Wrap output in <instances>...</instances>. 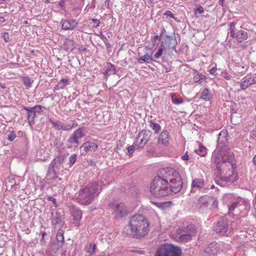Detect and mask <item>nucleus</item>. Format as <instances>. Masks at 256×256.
Masks as SVG:
<instances>
[{
    "instance_id": "obj_21",
    "label": "nucleus",
    "mask_w": 256,
    "mask_h": 256,
    "mask_svg": "<svg viewBox=\"0 0 256 256\" xmlns=\"http://www.w3.org/2000/svg\"><path fill=\"white\" fill-rule=\"evenodd\" d=\"M158 142L165 146L168 144L169 142V133L168 130H164L161 132L158 138Z\"/></svg>"
},
{
    "instance_id": "obj_4",
    "label": "nucleus",
    "mask_w": 256,
    "mask_h": 256,
    "mask_svg": "<svg viewBox=\"0 0 256 256\" xmlns=\"http://www.w3.org/2000/svg\"><path fill=\"white\" fill-rule=\"evenodd\" d=\"M234 160V154L230 152H226V154L222 156L220 154H218L212 157V161L216 164L218 172L220 173H221L222 166L226 163L230 164L234 168L232 162Z\"/></svg>"
},
{
    "instance_id": "obj_25",
    "label": "nucleus",
    "mask_w": 256,
    "mask_h": 256,
    "mask_svg": "<svg viewBox=\"0 0 256 256\" xmlns=\"http://www.w3.org/2000/svg\"><path fill=\"white\" fill-rule=\"evenodd\" d=\"M210 199L211 198L206 195L202 196L198 199V204L200 205V208L208 207Z\"/></svg>"
},
{
    "instance_id": "obj_23",
    "label": "nucleus",
    "mask_w": 256,
    "mask_h": 256,
    "mask_svg": "<svg viewBox=\"0 0 256 256\" xmlns=\"http://www.w3.org/2000/svg\"><path fill=\"white\" fill-rule=\"evenodd\" d=\"M248 37V34L246 32L243 30H240L236 32L234 36L232 38H236L238 42H241L246 40Z\"/></svg>"
},
{
    "instance_id": "obj_60",
    "label": "nucleus",
    "mask_w": 256,
    "mask_h": 256,
    "mask_svg": "<svg viewBox=\"0 0 256 256\" xmlns=\"http://www.w3.org/2000/svg\"><path fill=\"white\" fill-rule=\"evenodd\" d=\"M6 20L4 16H0V24L5 22Z\"/></svg>"
},
{
    "instance_id": "obj_10",
    "label": "nucleus",
    "mask_w": 256,
    "mask_h": 256,
    "mask_svg": "<svg viewBox=\"0 0 256 256\" xmlns=\"http://www.w3.org/2000/svg\"><path fill=\"white\" fill-rule=\"evenodd\" d=\"M239 201H235L232 202L230 204L228 205V212L225 216L226 220H228V216L232 218L235 220H238L239 219V216L238 214H234V212L237 208L240 206Z\"/></svg>"
},
{
    "instance_id": "obj_27",
    "label": "nucleus",
    "mask_w": 256,
    "mask_h": 256,
    "mask_svg": "<svg viewBox=\"0 0 256 256\" xmlns=\"http://www.w3.org/2000/svg\"><path fill=\"white\" fill-rule=\"evenodd\" d=\"M78 139L74 136L72 134L68 139V142L70 144L68 148H76L78 146Z\"/></svg>"
},
{
    "instance_id": "obj_2",
    "label": "nucleus",
    "mask_w": 256,
    "mask_h": 256,
    "mask_svg": "<svg viewBox=\"0 0 256 256\" xmlns=\"http://www.w3.org/2000/svg\"><path fill=\"white\" fill-rule=\"evenodd\" d=\"M98 186L96 182H92L80 188L76 198L78 202L84 205H88L91 204L94 197L99 194V192L96 194Z\"/></svg>"
},
{
    "instance_id": "obj_56",
    "label": "nucleus",
    "mask_w": 256,
    "mask_h": 256,
    "mask_svg": "<svg viewBox=\"0 0 256 256\" xmlns=\"http://www.w3.org/2000/svg\"><path fill=\"white\" fill-rule=\"evenodd\" d=\"M182 158L184 160H189V157L187 152L182 157Z\"/></svg>"
},
{
    "instance_id": "obj_12",
    "label": "nucleus",
    "mask_w": 256,
    "mask_h": 256,
    "mask_svg": "<svg viewBox=\"0 0 256 256\" xmlns=\"http://www.w3.org/2000/svg\"><path fill=\"white\" fill-rule=\"evenodd\" d=\"M218 244L215 242H210L205 248L204 254L208 256L216 255L218 250Z\"/></svg>"
},
{
    "instance_id": "obj_14",
    "label": "nucleus",
    "mask_w": 256,
    "mask_h": 256,
    "mask_svg": "<svg viewBox=\"0 0 256 256\" xmlns=\"http://www.w3.org/2000/svg\"><path fill=\"white\" fill-rule=\"evenodd\" d=\"M228 225H216L214 227V230L216 233L220 235L230 234L232 231V228H228Z\"/></svg>"
},
{
    "instance_id": "obj_40",
    "label": "nucleus",
    "mask_w": 256,
    "mask_h": 256,
    "mask_svg": "<svg viewBox=\"0 0 256 256\" xmlns=\"http://www.w3.org/2000/svg\"><path fill=\"white\" fill-rule=\"evenodd\" d=\"M96 248V244H90L86 252L90 254H94L95 253V250Z\"/></svg>"
},
{
    "instance_id": "obj_44",
    "label": "nucleus",
    "mask_w": 256,
    "mask_h": 256,
    "mask_svg": "<svg viewBox=\"0 0 256 256\" xmlns=\"http://www.w3.org/2000/svg\"><path fill=\"white\" fill-rule=\"evenodd\" d=\"M16 138V134L14 131H12L10 132L8 136V140L10 142H12Z\"/></svg>"
},
{
    "instance_id": "obj_51",
    "label": "nucleus",
    "mask_w": 256,
    "mask_h": 256,
    "mask_svg": "<svg viewBox=\"0 0 256 256\" xmlns=\"http://www.w3.org/2000/svg\"><path fill=\"white\" fill-rule=\"evenodd\" d=\"M195 12H198L199 14H201L204 12L203 8L201 6H199L196 10Z\"/></svg>"
},
{
    "instance_id": "obj_42",
    "label": "nucleus",
    "mask_w": 256,
    "mask_h": 256,
    "mask_svg": "<svg viewBox=\"0 0 256 256\" xmlns=\"http://www.w3.org/2000/svg\"><path fill=\"white\" fill-rule=\"evenodd\" d=\"M206 148L203 146H199V153L198 154L201 156H204L206 154Z\"/></svg>"
},
{
    "instance_id": "obj_63",
    "label": "nucleus",
    "mask_w": 256,
    "mask_h": 256,
    "mask_svg": "<svg viewBox=\"0 0 256 256\" xmlns=\"http://www.w3.org/2000/svg\"><path fill=\"white\" fill-rule=\"evenodd\" d=\"M253 206L256 211V200H253Z\"/></svg>"
},
{
    "instance_id": "obj_5",
    "label": "nucleus",
    "mask_w": 256,
    "mask_h": 256,
    "mask_svg": "<svg viewBox=\"0 0 256 256\" xmlns=\"http://www.w3.org/2000/svg\"><path fill=\"white\" fill-rule=\"evenodd\" d=\"M181 250L170 244L162 246L156 251L154 256H180Z\"/></svg>"
},
{
    "instance_id": "obj_3",
    "label": "nucleus",
    "mask_w": 256,
    "mask_h": 256,
    "mask_svg": "<svg viewBox=\"0 0 256 256\" xmlns=\"http://www.w3.org/2000/svg\"><path fill=\"white\" fill-rule=\"evenodd\" d=\"M149 225H126L123 232L128 235L138 238L145 236L149 231Z\"/></svg>"
},
{
    "instance_id": "obj_64",
    "label": "nucleus",
    "mask_w": 256,
    "mask_h": 256,
    "mask_svg": "<svg viewBox=\"0 0 256 256\" xmlns=\"http://www.w3.org/2000/svg\"><path fill=\"white\" fill-rule=\"evenodd\" d=\"M105 42V44H106V47L107 48H110V46H111V44H110V43H108V42Z\"/></svg>"
},
{
    "instance_id": "obj_11",
    "label": "nucleus",
    "mask_w": 256,
    "mask_h": 256,
    "mask_svg": "<svg viewBox=\"0 0 256 256\" xmlns=\"http://www.w3.org/2000/svg\"><path fill=\"white\" fill-rule=\"evenodd\" d=\"M151 136V132L148 130H142L136 136V139L140 138L138 147L143 148Z\"/></svg>"
},
{
    "instance_id": "obj_46",
    "label": "nucleus",
    "mask_w": 256,
    "mask_h": 256,
    "mask_svg": "<svg viewBox=\"0 0 256 256\" xmlns=\"http://www.w3.org/2000/svg\"><path fill=\"white\" fill-rule=\"evenodd\" d=\"M228 177H229V178H228L229 180L228 182H236L238 178V176L237 174H236L233 176H228Z\"/></svg>"
},
{
    "instance_id": "obj_41",
    "label": "nucleus",
    "mask_w": 256,
    "mask_h": 256,
    "mask_svg": "<svg viewBox=\"0 0 256 256\" xmlns=\"http://www.w3.org/2000/svg\"><path fill=\"white\" fill-rule=\"evenodd\" d=\"M180 238L183 242H187L190 240L192 238V234H180Z\"/></svg>"
},
{
    "instance_id": "obj_6",
    "label": "nucleus",
    "mask_w": 256,
    "mask_h": 256,
    "mask_svg": "<svg viewBox=\"0 0 256 256\" xmlns=\"http://www.w3.org/2000/svg\"><path fill=\"white\" fill-rule=\"evenodd\" d=\"M113 214L116 220L126 218L130 212L124 203H115L112 205Z\"/></svg>"
},
{
    "instance_id": "obj_29",
    "label": "nucleus",
    "mask_w": 256,
    "mask_h": 256,
    "mask_svg": "<svg viewBox=\"0 0 256 256\" xmlns=\"http://www.w3.org/2000/svg\"><path fill=\"white\" fill-rule=\"evenodd\" d=\"M64 45L66 50L72 51L75 47V42L72 40L66 38L64 42Z\"/></svg>"
},
{
    "instance_id": "obj_32",
    "label": "nucleus",
    "mask_w": 256,
    "mask_h": 256,
    "mask_svg": "<svg viewBox=\"0 0 256 256\" xmlns=\"http://www.w3.org/2000/svg\"><path fill=\"white\" fill-rule=\"evenodd\" d=\"M204 180L201 178H196L192 182V188L197 187L198 188H202L204 186Z\"/></svg>"
},
{
    "instance_id": "obj_37",
    "label": "nucleus",
    "mask_w": 256,
    "mask_h": 256,
    "mask_svg": "<svg viewBox=\"0 0 256 256\" xmlns=\"http://www.w3.org/2000/svg\"><path fill=\"white\" fill-rule=\"evenodd\" d=\"M164 44H160V47L158 48L157 52L154 55V56L155 58L158 59L162 56L164 50L166 49L165 48H164Z\"/></svg>"
},
{
    "instance_id": "obj_48",
    "label": "nucleus",
    "mask_w": 256,
    "mask_h": 256,
    "mask_svg": "<svg viewBox=\"0 0 256 256\" xmlns=\"http://www.w3.org/2000/svg\"><path fill=\"white\" fill-rule=\"evenodd\" d=\"M56 240L59 242H63L64 238L63 234L61 232H58L56 236Z\"/></svg>"
},
{
    "instance_id": "obj_47",
    "label": "nucleus",
    "mask_w": 256,
    "mask_h": 256,
    "mask_svg": "<svg viewBox=\"0 0 256 256\" xmlns=\"http://www.w3.org/2000/svg\"><path fill=\"white\" fill-rule=\"evenodd\" d=\"M172 102L176 104H179L182 103L183 100L182 98H172Z\"/></svg>"
},
{
    "instance_id": "obj_34",
    "label": "nucleus",
    "mask_w": 256,
    "mask_h": 256,
    "mask_svg": "<svg viewBox=\"0 0 256 256\" xmlns=\"http://www.w3.org/2000/svg\"><path fill=\"white\" fill-rule=\"evenodd\" d=\"M84 128H80L75 130L72 134L78 140L79 138H82L86 136L85 133L83 132Z\"/></svg>"
},
{
    "instance_id": "obj_39",
    "label": "nucleus",
    "mask_w": 256,
    "mask_h": 256,
    "mask_svg": "<svg viewBox=\"0 0 256 256\" xmlns=\"http://www.w3.org/2000/svg\"><path fill=\"white\" fill-rule=\"evenodd\" d=\"M236 24V22H233L229 24V30L230 31V35L231 37H234V36L236 33V28L235 26Z\"/></svg>"
},
{
    "instance_id": "obj_58",
    "label": "nucleus",
    "mask_w": 256,
    "mask_h": 256,
    "mask_svg": "<svg viewBox=\"0 0 256 256\" xmlns=\"http://www.w3.org/2000/svg\"><path fill=\"white\" fill-rule=\"evenodd\" d=\"M218 202L217 200H214L213 202H212V206L213 208H216L217 206H218Z\"/></svg>"
},
{
    "instance_id": "obj_7",
    "label": "nucleus",
    "mask_w": 256,
    "mask_h": 256,
    "mask_svg": "<svg viewBox=\"0 0 256 256\" xmlns=\"http://www.w3.org/2000/svg\"><path fill=\"white\" fill-rule=\"evenodd\" d=\"M49 122L52 127L57 130L68 131L72 130L75 126H77V124H75V121L74 120H70L68 124H64L60 120L54 121L50 118Z\"/></svg>"
},
{
    "instance_id": "obj_18",
    "label": "nucleus",
    "mask_w": 256,
    "mask_h": 256,
    "mask_svg": "<svg viewBox=\"0 0 256 256\" xmlns=\"http://www.w3.org/2000/svg\"><path fill=\"white\" fill-rule=\"evenodd\" d=\"M133 222L148 224L146 217L144 215L140 214H135L130 218L129 224H132V223Z\"/></svg>"
},
{
    "instance_id": "obj_33",
    "label": "nucleus",
    "mask_w": 256,
    "mask_h": 256,
    "mask_svg": "<svg viewBox=\"0 0 256 256\" xmlns=\"http://www.w3.org/2000/svg\"><path fill=\"white\" fill-rule=\"evenodd\" d=\"M150 126L154 132V134H158L161 130L160 126L158 124L152 121H150Z\"/></svg>"
},
{
    "instance_id": "obj_52",
    "label": "nucleus",
    "mask_w": 256,
    "mask_h": 256,
    "mask_svg": "<svg viewBox=\"0 0 256 256\" xmlns=\"http://www.w3.org/2000/svg\"><path fill=\"white\" fill-rule=\"evenodd\" d=\"M200 74L197 73L194 74V80L195 82H198L201 80V78H200Z\"/></svg>"
},
{
    "instance_id": "obj_30",
    "label": "nucleus",
    "mask_w": 256,
    "mask_h": 256,
    "mask_svg": "<svg viewBox=\"0 0 256 256\" xmlns=\"http://www.w3.org/2000/svg\"><path fill=\"white\" fill-rule=\"evenodd\" d=\"M51 219L52 224H60L62 222V216L57 212L52 214Z\"/></svg>"
},
{
    "instance_id": "obj_35",
    "label": "nucleus",
    "mask_w": 256,
    "mask_h": 256,
    "mask_svg": "<svg viewBox=\"0 0 256 256\" xmlns=\"http://www.w3.org/2000/svg\"><path fill=\"white\" fill-rule=\"evenodd\" d=\"M22 82L25 86H26L28 88H30L32 86V84L34 82V80H32L28 76H23L22 78Z\"/></svg>"
},
{
    "instance_id": "obj_50",
    "label": "nucleus",
    "mask_w": 256,
    "mask_h": 256,
    "mask_svg": "<svg viewBox=\"0 0 256 256\" xmlns=\"http://www.w3.org/2000/svg\"><path fill=\"white\" fill-rule=\"evenodd\" d=\"M2 38H3L4 40L6 42H8L10 40V37H9V34L8 32H5L3 33Z\"/></svg>"
},
{
    "instance_id": "obj_20",
    "label": "nucleus",
    "mask_w": 256,
    "mask_h": 256,
    "mask_svg": "<svg viewBox=\"0 0 256 256\" xmlns=\"http://www.w3.org/2000/svg\"><path fill=\"white\" fill-rule=\"evenodd\" d=\"M24 109L28 112V120L30 126L34 124V118L36 116V112L32 108L24 106Z\"/></svg>"
},
{
    "instance_id": "obj_59",
    "label": "nucleus",
    "mask_w": 256,
    "mask_h": 256,
    "mask_svg": "<svg viewBox=\"0 0 256 256\" xmlns=\"http://www.w3.org/2000/svg\"><path fill=\"white\" fill-rule=\"evenodd\" d=\"M78 50H80V51H86V46H80L78 48Z\"/></svg>"
},
{
    "instance_id": "obj_8",
    "label": "nucleus",
    "mask_w": 256,
    "mask_h": 256,
    "mask_svg": "<svg viewBox=\"0 0 256 256\" xmlns=\"http://www.w3.org/2000/svg\"><path fill=\"white\" fill-rule=\"evenodd\" d=\"M60 24L62 30H72L78 28V22L74 19H62L60 22Z\"/></svg>"
},
{
    "instance_id": "obj_55",
    "label": "nucleus",
    "mask_w": 256,
    "mask_h": 256,
    "mask_svg": "<svg viewBox=\"0 0 256 256\" xmlns=\"http://www.w3.org/2000/svg\"><path fill=\"white\" fill-rule=\"evenodd\" d=\"M98 36L104 42H106L108 40L106 36L104 35L102 33V32H100V34H98Z\"/></svg>"
},
{
    "instance_id": "obj_15",
    "label": "nucleus",
    "mask_w": 256,
    "mask_h": 256,
    "mask_svg": "<svg viewBox=\"0 0 256 256\" xmlns=\"http://www.w3.org/2000/svg\"><path fill=\"white\" fill-rule=\"evenodd\" d=\"M196 232L195 225H187L186 226H182L177 230L178 234H196Z\"/></svg>"
},
{
    "instance_id": "obj_53",
    "label": "nucleus",
    "mask_w": 256,
    "mask_h": 256,
    "mask_svg": "<svg viewBox=\"0 0 256 256\" xmlns=\"http://www.w3.org/2000/svg\"><path fill=\"white\" fill-rule=\"evenodd\" d=\"M47 200L49 201L52 202L55 206H56V198H54L52 196H48Z\"/></svg>"
},
{
    "instance_id": "obj_54",
    "label": "nucleus",
    "mask_w": 256,
    "mask_h": 256,
    "mask_svg": "<svg viewBox=\"0 0 256 256\" xmlns=\"http://www.w3.org/2000/svg\"><path fill=\"white\" fill-rule=\"evenodd\" d=\"M92 20L94 24H96V25L94 26L95 28H98V26H100V20H99L92 18Z\"/></svg>"
},
{
    "instance_id": "obj_57",
    "label": "nucleus",
    "mask_w": 256,
    "mask_h": 256,
    "mask_svg": "<svg viewBox=\"0 0 256 256\" xmlns=\"http://www.w3.org/2000/svg\"><path fill=\"white\" fill-rule=\"evenodd\" d=\"M216 67H213L210 70H209V72L210 74H214L216 72Z\"/></svg>"
},
{
    "instance_id": "obj_38",
    "label": "nucleus",
    "mask_w": 256,
    "mask_h": 256,
    "mask_svg": "<svg viewBox=\"0 0 256 256\" xmlns=\"http://www.w3.org/2000/svg\"><path fill=\"white\" fill-rule=\"evenodd\" d=\"M138 144L134 143L133 145H132L128 147V153L130 155H132L134 152V150H138L139 148H142L140 147H138Z\"/></svg>"
},
{
    "instance_id": "obj_13",
    "label": "nucleus",
    "mask_w": 256,
    "mask_h": 256,
    "mask_svg": "<svg viewBox=\"0 0 256 256\" xmlns=\"http://www.w3.org/2000/svg\"><path fill=\"white\" fill-rule=\"evenodd\" d=\"M116 70L114 64L110 62H106L102 68V72L106 78L110 75L116 74Z\"/></svg>"
},
{
    "instance_id": "obj_49",
    "label": "nucleus",
    "mask_w": 256,
    "mask_h": 256,
    "mask_svg": "<svg viewBox=\"0 0 256 256\" xmlns=\"http://www.w3.org/2000/svg\"><path fill=\"white\" fill-rule=\"evenodd\" d=\"M164 15L169 16L174 20H176V18L174 17V14L170 10H166L164 13Z\"/></svg>"
},
{
    "instance_id": "obj_31",
    "label": "nucleus",
    "mask_w": 256,
    "mask_h": 256,
    "mask_svg": "<svg viewBox=\"0 0 256 256\" xmlns=\"http://www.w3.org/2000/svg\"><path fill=\"white\" fill-rule=\"evenodd\" d=\"M69 84V80L68 79H62L60 82L57 84L54 89H64L65 87Z\"/></svg>"
},
{
    "instance_id": "obj_26",
    "label": "nucleus",
    "mask_w": 256,
    "mask_h": 256,
    "mask_svg": "<svg viewBox=\"0 0 256 256\" xmlns=\"http://www.w3.org/2000/svg\"><path fill=\"white\" fill-rule=\"evenodd\" d=\"M212 97V94L208 88H204L201 94L200 98L205 101L210 100Z\"/></svg>"
},
{
    "instance_id": "obj_19",
    "label": "nucleus",
    "mask_w": 256,
    "mask_h": 256,
    "mask_svg": "<svg viewBox=\"0 0 256 256\" xmlns=\"http://www.w3.org/2000/svg\"><path fill=\"white\" fill-rule=\"evenodd\" d=\"M244 80L241 83H240V88L242 90H246L247 88L250 87V86L254 84L256 82V78H243Z\"/></svg>"
},
{
    "instance_id": "obj_28",
    "label": "nucleus",
    "mask_w": 256,
    "mask_h": 256,
    "mask_svg": "<svg viewBox=\"0 0 256 256\" xmlns=\"http://www.w3.org/2000/svg\"><path fill=\"white\" fill-rule=\"evenodd\" d=\"M153 60H154L152 57L148 54H146L140 58H137V61L138 63H142V62H144L146 63L150 64L152 63Z\"/></svg>"
},
{
    "instance_id": "obj_61",
    "label": "nucleus",
    "mask_w": 256,
    "mask_h": 256,
    "mask_svg": "<svg viewBox=\"0 0 256 256\" xmlns=\"http://www.w3.org/2000/svg\"><path fill=\"white\" fill-rule=\"evenodd\" d=\"M228 178L229 177L228 176H224L222 178V180L224 182H228L229 180Z\"/></svg>"
},
{
    "instance_id": "obj_17",
    "label": "nucleus",
    "mask_w": 256,
    "mask_h": 256,
    "mask_svg": "<svg viewBox=\"0 0 256 256\" xmlns=\"http://www.w3.org/2000/svg\"><path fill=\"white\" fill-rule=\"evenodd\" d=\"M66 158L64 155H59L54 158L50 162V165L57 170L62 168V164Z\"/></svg>"
},
{
    "instance_id": "obj_43",
    "label": "nucleus",
    "mask_w": 256,
    "mask_h": 256,
    "mask_svg": "<svg viewBox=\"0 0 256 256\" xmlns=\"http://www.w3.org/2000/svg\"><path fill=\"white\" fill-rule=\"evenodd\" d=\"M77 156L76 154H72L70 158H69V162L70 165V166H72L76 162V160Z\"/></svg>"
},
{
    "instance_id": "obj_45",
    "label": "nucleus",
    "mask_w": 256,
    "mask_h": 256,
    "mask_svg": "<svg viewBox=\"0 0 256 256\" xmlns=\"http://www.w3.org/2000/svg\"><path fill=\"white\" fill-rule=\"evenodd\" d=\"M32 108L36 112L40 114H42V106L40 105H36L34 107H32Z\"/></svg>"
},
{
    "instance_id": "obj_36",
    "label": "nucleus",
    "mask_w": 256,
    "mask_h": 256,
    "mask_svg": "<svg viewBox=\"0 0 256 256\" xmlns=\"http://www.w3.org/2000/svg\"><path fill=\"white\" fill-rule=\"evenodd\" d=\"M234 199V197L232 194H226L223 196V201L224 203H232V200Z\"/></svg>"
},
{
    "instance_id": "obj_16",
    "label": "nucleus",
    "mask_w": 256,
    "mask_h": 256,
    "mask_svg": "<svg viewBox=\"0 0 256 256\" xmlns=\"http://www.w3.org/2000/svg\"><path fill=\"white\" fill-rule=\"evenodd\" d=\"M56 169L52 165L49 164L46 174V178L48 180H54L57 179L61 180V178L58 177Z\"/></svg>"
},
{
    "instance_id": "obj_62",
    "label": "nucleus",
    "mask_w": 256,
    "mask_h": 256,
    "mask_svg": "<svg viewBox=\"0 0 256 256\" xmlns=\"http://www.w3.org/2000/svg\"><path fill=\"white\" fill-rule=\"evenodd\" d=\"M252 162H253L254 164L256 166V154L254 155V156L253 158Z\"/></svg>"
},
{
    "instance_id": "obj_1",
    "label": "nucleus",
    "mask_w": 256,
    "mask_h": 256,
    "mask_svg": "<svg viewBox=\"0 0 256 256\" xmlns=\"http://www.w3.org/2000/svg\"><path fill=\"white\" fill-rule=\"evenodd\" d=\"M182 186V181L178 172L172 168L167 167L158 171L157 176L150 184V192L154 196L160 198L172 192H178Z\"/></svg>"
},
{
    "instance_id": "obj_22",
    "label": "nucleus",
    "mask_w": 256,
    "mask_h": 256,
    "mask_svg": "<svg viewBox=\"0 0 256 256\" xmlns=\"http://www.w3.org/2000/svg\"><path fill=\"white\" fill-rule=\"evenodd\" d=\"M98 145L94 142H87L82 144L80 148L84 149L85 152L88 151H94L98 148Z\"/></svg>"
},
{
    "instance_id": "obj_24",
    "label": "nucleus",
    "mask_w": 256,
    "mask_h": 256,
    "mask_svg": "<svg viewBox=\"0 0 256 256\" xmlns=\"http://www.w3.org/2000/svg\"><path fill=\"white\" fill-rule=\"evenodd\" d=\"M70 210L73 219L76 221V222H78L82 217V212L75 206H72Z\"/></svg>"
},
{
    "instance_id": "obj_9",
    "label": "nucleus",
    "mask_w": 256,
    "mask_h": 256,
    "mask_svg": "<svg viewBox=\"0 0 256 256\" xmlns=\"http://www.w3.org/2000/svg\"><path fill=\"white\" fill-rule=\"evenodd\" d=\"M162 44H164V48L166 49L168 48L176 50V47L178 43L174 35L172 36L166 35L165 38Z\"/></svg>"
}]
</instances>
